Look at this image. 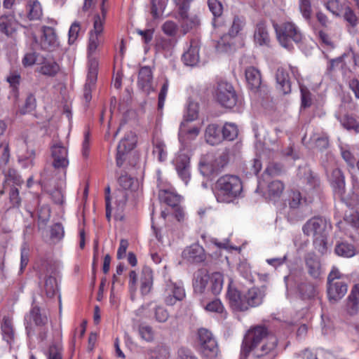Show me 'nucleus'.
I'll use <instances>...</instances> for the list:
<instances>
[{
    "mask_svg": "<svg viewBox=\"0 0 359 359\" xmlns=\"http://www.w3.org/2000/svg\"><path fill=\"white\" fill-rule=\"evenodd\" d=\"M268 334L265 326L257 325L250 329L243 339L240 359H247L250 352L260 358L273 350L277 340L274 337H268Z\"/></svg>",
    "mask_w": 359,
    "mask_h": 359,
    "instance_id": "nucleus-1",
    "label": "nucleus"
},
{
    "mask_svg": "<svg viewBox=\"0 0 359 359\" xmlns=\"http://www.w3.org/2000/svg\"><path fill=\"white\" fill-rule=\"evenodd\" d=\"M331 229L330 222L319 216L311 218L302 226L303 233L307 236H313V246L322 255L327 251V237Z\"/></svg>",
    "mask_w": 359,
    "mask_h": 359,
    "instance_id": "nucleus-2",
    "label": "nucleus"
},
{
    "mask_svg": "<svg viewBox=\"0 0 359 359\" xmlns=\"http://www.w3.org/2000/svg\"><path fill=\"white\" fill-rule=\"evenodd\" d=\"M243 190L240 177L235 175H224L217 179L215 184V195L220 203H231L238 198Z\"/></svg>",
    "mask_w": 359,
    "mask_h": 359,
    "instance_id": "nucleus-3",
    "label": "nucleus"
},
{
    "mask_svg": "<svg viewBox=\"0 0 359 359\" xmlns=\"http://www.w3.org/2000/svg\"><path fill=\"white\" fill-rule=\"evenodd\" d=\"M276 38L281 46L292 50L294 45L299 44L303 39L300 29L292 22H283L280 25L273 23Z\"/></svg>",
    "mask_w": 359,
    "mask_h": 359,
    "instance_id": "nucleus-4",
    "label": "nucleus"
},
{
    "mask_svg": "<svg viewBox=\"0 0 359 359\" xmlns=\"http://www.w3.org/2000/svg\"><path fill=\"white\" fill-rule=\"evenodd\" d=\"M26 331L28 337H32L38 332L41 340H44L47 337L48 318L46 314L42 313L39 307L34 306L30 310L29 314L25 317Z\"/></svg>",
    "mask_w": 359,
    "mask_h": 359,
    "instance_id": "nucleus-5",
    "label": "nucleus"
},
{
    "mask_svg": "<svg viewBox=\"0 0 359 359\" xmlns=\"http://www.w3.org/2000/svg\"><path fill=\"white\" fill-rule=\"evenodd\" d=\"M59 271L57 265L53 262H46L42 266L39 273V278L43 280V287L46 296L51 298L58 291L57 278Z\"/></svg>",
    "mask_w": 359,
    "mask_h": 359,
    "instance_id": "nucleus-6",
    "label": "nucleus"
},
{
    "mask_svg": "<svg viewBox=\"0 0 359 359\" xmlns=\"http://www.w3.org/2000/svg\"><path fill=\"white\" fill-rule=\"evenodd\" d=\"M344 275L333 267L327 276V295L333 303L341 299L347 292V284L342 280Z\"/></svg>",
    "mask_w": 359,
    "mask_h": 359,
    "instance_id": "nucleus-7",
    "label": "nucleus"
},
{
    "mask_svg": "<svg viewBox=\"0 0 359 359\" xmlns=\"http://www.w3.org/2000/svg\"><path fill=\"white\" fill-rule=\"evenodd\" d=\"M217 101L223 107L233 108L237 102L238 96L233 86L226 81H219L215 90Z\"/></svg>",
    "mask_w": 359,
    "mask_h": 359,
    "instance_id": "nucleus-8",
    "label": "nucleus"
},
{
    "mask_svg": "<svg viewBox=\"0 0 359 359\" xmlns=\"http://www.w3.org/2000/svg\"><path fill=\"white\" fill-rule=\"evenodd\" d=\"M198 337L203 354L208 358L216 357L219 348L212 333L207 329L201 328L198 331Z\"/></svg>",
    "mask_w": 359,
    "mask_h": 359,
    "instance_id": "nucleus-9",
    "label": "nucleus"
},
{
    "mask_svg": "<svg viewBox=\"0 0 359 359\" xmlns=\"http://www.w3.org/2000/svg\"><path fill=\"white\" fill-rule=\"evenodd\" d=\"M135 137L130 132L120 141L116 148V163L121 168L127 159L128 153L135 147Z\"/></svg>",
    "mask_w": 359,
    "mask_h": 359,
    "instance_id": "nucleus-10",
    "label": "nucleus"
},
{
    "mask_svg": "<svg viewBox=\"0 0 359 359\" xmlns=\"http://www.w3.org/2000/svg\"><path fill=\"white\" fill-rule=\"evenodd\" d=\"M227 297L230 307L234 311L245 312L248 311L247 299L245 293H241L237 288L229 285Z\"/></svg>",
    "mask_w": 359,
    "mask_h": 359,
    "instance_id": "nucleus-11",
    "label": "nucleus"
},
{
    "mask_svg": "<svg viewBox=\"0 0 359 359\" xmlns=\"http://www.w3.org/2000/svg\"><path fill=\"white\" fill-rule=\"evenodd\" d=\"M305 270L315 280L320 278L323 268L320 259L314 252H308L304 257Z\"/></svg>",
    "mask_w": 359,
    "mask_h": 359,
    "instance_id": "nucleus-12",
    "label": "nucleus"
},
{
    "mask_svg": "<svg viewBox=\"0 0 359 359\" xmlns=\"http://www.w3.org/2000/svg\"><path fill=\"white\" fill-rule=\"evenodd\" d=\"M51 157L52 165L56 169H65L69 165L67 149L60 142H57L51 147Z\"/></svg>",
    "mask_w": 359,
    "mask_h": 359,
    "instance_id": "nucleus-13",
    "label": "nucleus"
},
{
    "mask_svg": "<svg viewBox=\"0 0 359 359\" xmlns=\"http://www.w3.org/2000/svg\"><path fill=\"white\" fill-rule=\"evenodd\" d=\"M185 296V290L182 284L171 282L166 286L164 302L168 306H173L177 302L182 301Z\"/></svg>",
    "mask_w": 359,
    "mask_h": 359,
    "instance_id": "nucleus-14",
    "label": "nucleus"
},
{
    "mask_svg": "<svg viewBox=\"0 0 359 359\" xmlns=\"http://www.w3.org/2000/svg\"><path fill=\"white\" fill-rule=\"evenodd\" d=\"M42 34L40 38L39 46L41 49L48 51L55 50L59 46V42L53 28L43 26L41 27Z\"/></svg>",
    "mask_w": 359,
    "mask_h": 359,
    "instance_id": "nucleus-15",
    "label": "nucleus"
},
{
    "mask_svg": "<svg viewBox=\"0 0 359 359\" xmlns=\"http://www.w3.org/2000/svg\"><path fill=\"white\" fill-rule=\"evenodd\" d=\"M98 70V61L96 58H91L88 63V72L87 82L84 86L83 97L86 102H89L91 100L92 88L97 81Z\"/></svg>",
    "mask_w": 359,
    "mask_h": 359,
    "instance_id": "nucleus-16",
    "label": "nucleus"
},
{
    "mask_svg": "<svg viewBox=\"0 0 359 359\" xmlns=\"http://www.w3.org/2000/svg\"><path fill=\"white\" fill-rule=\"evenodd\" d=\"M137 86L147 94L155 90L153 85V72L150 67H142L138 73Z\"/></svg>",
    "mask_w": 359,
    "mask_h": 359,
    "instance_id": "nucleus-17",
    "label": "nucleus"
},
{
    "mask_svg": "<svg viewBox=\"0 0 359 359\" xmlns=\"http://www.w3.org/2000/svg\"><path fill=\"white\" fill-rule=\"evenodd\" d=\"M266 287H252L250 288L245 294L247 299V304L248 310L250 308H255L261 305L266 296Z\"/></svg>",
    "mask_w": 359,
    "mask_h": 359,
    "instance_id": "nucleus-18",
    "label": "nucleus"
},
{
    "mask_svg": "<svg viewBox=\"0 0 359 359\" xmlns=\"http://www.w3.org/2000/svg\"><path fill=\"white\" fill-rule=\"evenodd\" d=\"M182 257L193 263H201L206 258L203 248L197 243L192 244L184 249Z\"/></svg>",
    "mask_w": 359,
    "mask_h": 359,
    "instance_id": "nucleus-19",
    "label": "nucleus"
},
{
    "mask_svg": "<svg viewBox=\"0 0 359 359\" xmlns=\"http://www.w3.org/2000/svg\"><path fill=\"white\" fill-rule=\"evenodd\" d=\"M38 65V72L47 76H54L60 70L59 65L51 57H42Z\"/></svg>",
    "mask_w": 359,
    "mask_h": 359,
    "instance_id": "nucleus-20",
    "label": "nucleus"
},
{
    "mask_svg": "<svg viewBox=\"0 0 359 359\" xmlns=\"http://www.w3.org/2000/svg\"><path fill=\"white\" fill-rule=\"evenodd\" d=\"M18 22L12 13L4 14L0 16V31L7 36H12L16 32Z\"/></svg>",
    "mask_w": 359,
    "mask_h": 359,
    "instance_id": "nucleus-21",
    "label": "nucleus"
},
{
    "mask_svg": "<svg viewBox=\"0 0 359 359\" xmlns=\"http://www.w3.org/2000/svg\"><path fill=\"white\" fill-rule=\"evenodd\" d=\"M182 60L187 66H195L199 62V45L196 40L190 41L189 49L182 55Z\"/></svg>",
    "mask_w": 359,
    "mask_h": 359,
    "instance_id": "nucleus-22",
    "label": "nucleus"
},
{
    "mask_svg": "<svg viewBox=\"0 0 359 359\" xmlns=\"http://www.w3.org/2000/svg\"><path fill=\"white\" fill-rule=\"evenodd\" d=\"M277 88L283 95L291 92V82L287 71L283 67L278 68L276 73Z\"/></svg>",
    "mask_w": 359,
    "mask_h": 359,
    "instance_id": "nucleus-23",
    "label": "nucleus"
},
{
    "mask_svg": "<svg viewBox=\"0 0 359 359\" xmlns=\"http://www.w3.org/2000/svg\"><path fill=\"white\" fill-rule=\"evenodd\" d=\"M205 142L210 145H217L223 141L222 129L217 124L208 125L205 130Z\"/></svg>",
    "mask_w": 359,
    "mask_h": 359,
    "instance_id": "nucleus-24",
    "label": "nucleus"
},
{
    "mask_svg": "<svg viewBox=\"0 0 359 359\" xmlns=\"http://www.w3.org/2000/svg\"><path fill=\"white\" fill-rule=\"evenodd\" d=\"M189 163V158L186 154H180L176 158V170L185 184L190 178Z\"/></svg>",
    "mask_w": 359,
    "mask_h": 359,
    "instance_id": "nucleus-25",
    "label": "nucleus"
},
{
    "mask_svg": "<svg viewBox=\"0 0 359 359\" xmlns=\"http://www.w3.org/2000/svg\"><path fill=\"white\" fill-rule=\"evenodd\" d=\"M212 160V153H208L203 155L200 159L198 163L199 170L204 177H210L217 174Z\"/></svg>",
    "mask_w": 359,
    "mask_h": 359,
    "instance_id": "nucleus-26",
    "label": "nucleus"
},
{
    "mask_svg": "<svg viewBox=\"0 0 359 359\" xmlns=\"http://www.w3.org/2000/svg\"><path fill=\"white\" fill-rule=\"evenodd\" d=\"M254 39L255 43L259 46H268L269 45L270 36L266 23L264 21H260L257 24L254 33Z\"/></svg>",
    "mask_w": 359,
    "mask_h": 359,
    "instance_id": "nucleus-27",
    "label": "nucleus"
},
{
    "mask_svg": "<svg viewBox=\"0 0 359 359\" xmlns=\"http://www.w3.org/2000/svg\"><path fill=\"white\" fill-rule=\"evenodd\" d=\"M153 286V272L149 267L142 269L140 277V291L142 295L148 294Z\"/></svg>",
    "mask_w": 359,
    "mask_h": 359,
    "instance_id": "nucleus-28",
    "label": "nucleus"
},
{
    "mask_svg": "<svg viewBox=\"0 0 359 359\" xmlns=\"http://www.w3.org/2000/svg\"><path fill=\"white\" fill-rule=\"evenodd\" d=\"M303 183H306L309 189H314L319 184V179L308 167H300L297 173Z\"/></svg>",
    "mask_w": 359,
    "mask_h": 359,
    "instance_id": "nucleus-29",
    "label": "nucleus"
},
{
    "mask_svg": "<svg viewBox=\"0 0 359 359\" xmlns=\"http://www.w3.org/2000/svg\"><path fill=\"white\" fill-rule=\"evenodd\" d=\"M331 183L335 191L340 195L345 192V177L342 171L339 168H334L330 177Z\"/></svg>",
    "mask_w": 359,
    "mask_h": 359,
    "instance_id": "nucleus-30",
    "label": "nucleus"
},
{
    "mask_svg": "<svg viewBox=\"0 0 359 359\" xmlns=\"http://www.w3.org/2000/svg\"><path fill=\"white\" fill-rule=\"evenodd\" d=\"M245 79L249 88L252 90H257L262 83L259 72L253 67H250L245 70Z\"/></svg>",
    "mask_w": 359,
    "mask_h": 359,
    "instance_id": "nucleus-31",
    "label": "nucleus"
},
{
    "mask_svg": "<svg viewBox=\"0 0 359 359\" xmlns=\"http://www.w3.org/2000/svg\"><path fill=\"white\" fill-rule=\"evenodd\" d=\"M179 20L183 34H186L191 30L197 29L201 25V20L196 15L189 16L187 14L185 17H180Z\"/></svg>",
    "mask_w": 359,
    "mask_h": 359,
    "instance_id": "nucleus-32",
    "label": "nucleus"
},
{
    "mask_svg": "<svg viewBox=\"0 0 359 359\" xmlns=\"http://www.w3.org/2000/svg\"><path fill=\"white\" fill-rule=\"evenodd\" d=\"M359 304V285H355L352 288L347 299V311L351 315L357 313Z\"/></svg>",
    "mask_w": 359,
    "mask_h": 359,
    "instance_id": "nucleus-33",
    "label": "nucleus"
},
{
    "mask_svg": "<svg viewBox=\"0 0 359 359\" xmlns=\"http://www.w3.org/2000/svg\"><path fill=\"white\" fill-rule=\"evenodd\" d=\"M210 276L202 271H198L193 281V287L196 293L202 294L208 284Z\"/></svg>",
    "mask_w": 359,
    "mask_h": 359,
    "instance_id": "nucleus-34",
    "label": "nucleus"
},
{
    "mask_svg": "<svg viewBox=\"0 0 359 359\" xmlns=\"http://www.w3.org/2000/svg\"><path fill=\"white\" fill-rule=\"evenodd\" d=\"M158 198L169 206L175 207L180 201V196L173 192L167 190H160Z\"/></svg>",
    "mask_w": 359,
    "mask_h": 359,
    "instance_id": "nucleus-35",
    "label": "nucleus"
},
{
    "mask_svg": "<svg viewBox=\"0 0 359 359\" xmlns=\"http://www.w3.org/2000/svg\"><path fill=\"white\" fill-rule=\"evenodd\" d=\"M298 290L303 299L313 298L317 294L316 287L310 282H302L299 283Z\"/></svg>",
    "mask_w": 359,
    "mask_h": 359,
    "instance_id": "nucleus-36",
    "label": "nucleus"
},
{
    "mask_svg": "<svg viewBox=\"0 0 359 359\" xmlns=\"http://www.w3.org/2000/svg\"><path fill=\"white\" fill-rule=\"evenodd\" d=\"M210 290L213 294H219L223 287V275L219 272H215L210 276Z\"/></svg>",
    "mask_w": 359,
    "mask_h": 359,
    "instance_id": "nucleus-37",
    "label": "nucleus"
},
{
    "mask_svg": "<svg viewBox=\"0 0 359 359\" xmlns=\"http://www.w3.org/2000/svg\"><path fill=\"white\" fill-rule=\"evenodd\" d=\"M311 140L314 144L315 147L320 151H323L327 149L330 145L329 137L325 133H314L311 137Z\"/></svg>",
    "mask_w": 359,
    "mask_h": 359,
    "instance_id": "nucleus-38",
    "label": "nucleus"
},
{
    "mask_svg": "<svg viewBox=\"0 0 359 359\" xmlns=\"http://www.w3.org/2000/svg\"><path fill=\"white\" fill-rule=\"evenodd\" d=\"M1 331L4 339L11 344L14 339V330L11 320L8 317L4 318L1 325Z\"/></svg>",
    "mask_w": 359,
    "mask_h": 359,
    "instance_id": "nucleus-39",
    "label": "nucleus"
},
{
    "mask_svg": "<svg viewBox=\"0 0 359 359\" xmlns=\"http://www.w3.org/2000/svg\"><path fill=\"white\" fill-rule=\"evenodd\" d=\"M245 25V19L243 16L236 15L233 17L231 26L228 34L230 37L234 38L238 36Z\"/></svg>",
    "mask_w": 359,
    "mask_h": 359,
    "instance_id": "nucleus-40",
    "label": "nucleus"
},
{
    "mask_svg": "<svg viewBox=\"0 0 359 359\" xmlns=\"http://www.w3.org/2000/svg\"><path fill=\"white\" fill-rule=\"evenodd\" d=\"M212 161L217 173L219 172L229 161V150L225 149L217 157H215L212 154Z\"/></svg>",
    "mask_w": 359,
    "mask_h": 359,
    "instance_id": "nucleus-41",
    "label": "nucleus"
},
{
    "mask_svg": "<svg viewBox=\"0 0 359 359\" xmlns=\"http://www.w3.org/2000/svg\"><path fill=\"white\" fill-rule=\"evenodd\" d=\"M27 11V17L30 20H39L43 14L41 6L38 1L29 2Z\"/></svg>",
    "mask_w": 359,
    "mask_h": 359,
    "instance_id": "nucleus-42",
    "label": "nucleus"
},
{
    "mask_svg": "<svg viewBox=\"0 0 359 359\" xmlns=\"http://www.w3.org/2000/svg\"><path fill=\"white\" fill-rule=\"evenodd\" d=\"M152 153L154 155L157 156V158L160 162L164 161L167 157L165 143L159 139L154 140L153 141Z\"/></svg>",
    "mask_w": 359,
    "mask_h": 359,
    "instance_id": "nucleus-43",
    "label": "nucleus"
},
{
    "mask_svg": "<svg viewBox=\"0 0 359 359\" xmlns=\"http://www.w3.org/2000/svg\"><path fill=\"white\" fill-rule=\"evenodd\" d=\"M334 250L337 255L344 257H351L355 254L354 247L345 242L337 244Z\"/></svg>",
    "mask_w": 359,
    "mask_h": 359,
    "instance_id": "nucleus-44",
    "label": "nucleus"
},
{
    "mask_svg": "<svg viewBox=\"0 0 359 359\" xmlns=\"http://www.w3.org/2000/svg\"><path fill=\"white\" fill-rule=\"evenodd\" d=\"M222 134L223 140H233L238 136L237 126L233 123H226L222 129Z\"/></svg>",
    "mask_w": 359,
    "mask_h": 359,
    "instance_id": "nucleus-45",
    "label": "nucleus"
},
{
    "mask_svg": "<svg viewBox=\"0 0 359 359\" xmlns=\"http://www.w3.org/2000/svg\"><path fill=\"white\" fill-rule=\"evenodd\" d=\"M151 356L149 359H167L170 353L168 347L164 345H158L154 349L149 350Z\"/></svg>",
    "mask_w": 359,
    "mask_h": 359,
    "instance_id": "nucleus-46",
    "label": "nucleus"
},
{
    "mask_svg": "<svg viewBox=\"0 0 359 359\" xmlns=\"http://www.w3.org/2000/svg\"><path fill=\"white\" fill-rule=\"evenodd\" d=\"M168 0H151V15L158 18L163 13Z\"/></svg>",
    "mask_w": 359,
    "mask_h": 359,
    "instance_id": "nucleus-47",
    "label": "nucleus"
},
{
    "mask_svg": "<svg viewBox=\"0 0 359 359\" xmlns=\"http://www.w3.org/2000/svg\"><path fill=\"white\" fill-rule=\"evenodd\" d=\"M284 185L282 182L275 180L271 182L268 185V194L270 197H279L283 193Z\"/></svg>",
    "mask_w": 359,
    "mask_h": 359,
    "instance_id": "nucleus-48",
    "label": "nucleus"
},
{
    "mask_svg": "<svg viewBox=\"0 0 359 359\" xmlns=\"http://www.w3.org/2000/svg\"><path fill=\"white\" fill-rule=\"evenodd\" d=\"M341 123L346 129L359 133V123L354 118L346 116L341 119Z\"/></svg>",
    "mask_w": 359,
    "mask_h": 359,
    "instance_id": "nucleus-49",
    "label": "nucleus"
},
{
    "mask_svg": "<svg viewBox=\"0 0 359 359\" xmlns=\"http://www.w3.org/2000/svg\"><path fill=\"white\" fill-rule=\"evenodd\" d=\"M35 151L31 150L27 152V156H20L18 157V163L24 168H29L34 166V159Z\"/></svg>",
    "mask_w": 359,
    "mask_h": 359,
    "instance_id": "nucleus-50",
    "label": "nucleus"
},
{
    "mask_svg": "<svg viewBox=\"0 0 359 359\" xmlns=\"http://www.w3.org/2000/svg\"><path fill=\"white\" fill-rule=\"evenodd\" d=\"M62 345L59 343H53L48 348V359H62Z\"/></svg>",
    "mask_w": 359,
    "mask_h": 359,
    "instance_id": "nucleus-51",
    "label": "nucleus"
},
{
    "mask_svg": "<svg viewBox=\"0 0 359 359\" xmlns=\"http://www.w3.org/2000/svg\"><path fill=\"white\" fill-rule=\"evenodd\" d=\"M139 333L141 337L149 342L153 341L154 339V333L153 329L149 325H142L139 327Z\"/></svg>",
    "mask_w": 359,
    "mask_h": 359,
    "instance_id": "nucleus-52",
    "label": "nucleus"
},
{
    "mask_svg": "<svg viewBox=\"0 0 359 359\" xmlns=\"http://www.w3.org/2000/svg\"><path fill=\"white\" fill-rule=\"evenodd\" d=\"M191 1L192 0H175L180 17H185L188 14Z\"/></svg>",
    "mask_w": 359,
    "mask_h": 359,
    "instance_id": "nucleus-53",
    "label": "nucleus"
},
{
    "mask_svg": "<svg viewBox=\"0 0 359 359\" xmlns=\"http://www.w3.org/2000/svg\"><path fill=\"white\" fill-rule=\"evenodd\" d=\"M98 36L94 35L93 32H90L89 43H88V62L91 58H95L93 57V53L95 52L99 45Z\"/></svg>",
    "mask_w": 359,
    "mask_h": 359,
    "instance_id": "nucleus-54",
    "label": "nucleus"
},
{
    "mask_svg": "<svg viewBox=\"0 0 359 359\" xmlns=\"http://www.w3.org/2000/svg\"><path fill=\"white\" fill-rule=\"evenodd\" d=\"M208 6L215 17H219L222 14L223 6L218 0H208Z\"/></svg>",
    "mask_w": 359,
    "mask_h": 359,
    "instance_id": "nucleus-55",
    "label": "nucleus"
},
{
    "mask_svg": "<svg viewBox=\"0 0 359 359\" xmlns=\"http://www.w3.org/2000/svg\"><path fill=\"white\" fill-rule=\"evenodd\" d=\"M9 200L12 207H18L21 203V198L19 195V190L15 186L9 189Z\"/></svg>",
    "mask_w": 359,
    "mask_h": 359,
    "instance_id": "nucleus-56",
    "label": "nucleus"
},
{
    "mask_svg": "<svg viewBox=\"0 0 359 359\" xmlns=\"http://www.w3.org/2000/svg\"><path fill=\"white\" fill-rule=\"evenodd\" d=\"M284 171L283 165L278 163H270L266 169V172L270 176H278Z\"/></svg>",
    "mask_w": 359,
    "mask_h": 359,
    "instance_id": "nucleus-57",
    "label": "nucleus"
},
{
    "mask_svg": "<svg viewBox=\"0 0 359 359\" xmlns=\"http://www.w3.org/2000/svg\"><path fill=\"white\" fill-rule=\"evenodd\" d=\"M154 318L158 323H165L169 318V313L163 306H158L154 309Z\"/></svg>",
    "mask_w": 359,
    "mask_h": 359,
    "instance_id": "nucleus-58",
    "label": "nucleus"
},
{
    "mask_svg": "<svg viewBox=\"0 0 359 359\" xmlns=\"http://www.w3.org/2000/svg\"><path fill=\"white\" fill-rule=\"evenodd\" d=\"M205 309L210 312L221 313L223 312L224 308L221 301L218 299H215L207 304Z\"/></svg>",
    "mask_w": 359,
    "mask_h": 359,
    "instance_id": "nucleus-59",
    "label": "nucleus"
},
{
    "mask_svg": "<svg viewBox=\"0 0 359 359\" xmlns=\"http://www.w3.org/2000/svg\"><path fill=\"white\" fill-rule=\"evenodd\" d=\"M162 30L165 34L174 36L177 31V25L175 22L168 20L163 24Z\"/></svg>",
    "mask_w": 359,
    "mask_h": 359,
    "instance_id": "nucleus-60",
    "label": "nucleus"
},
{
    "mask_svg": "<svg viewBox=\"0 0 359 359\" xmlns=\"http://www.w3.org/2000/svg\"><path fill=\"white\" fill-rule=\"evenodd\" d=\"M64 229L61 224L56 223L50 229V237L52 239L60 241L64 236Z\"/></svg>",
    "mask_w": 359,
    "mask_h": 359,
    "instance_id": "nucleus-61",
    "label": "nucleus"
},
{
    "mask_svg": "<svg viewBox=\"0 0 359 359\" xmlns=\"http://www.w3.org/2000/svg\"><path fill=\"white\" fill-rule=\"evenodd\" d=\"M6 182H13L17 186H20L23 183L21 177L15 170H9L6 175Z\"/></svg>",
    "mask_w": 359,
    "mask_h": 359,
    "instance_id": "nucleus-62",
    "label": "nucleus"
},
{
    "mask_svg": "<svg viewBox=\"0 0 359 359\" xmlns=\"http://www.w3.org/2000/svg\"><path fill=\"white\" fill-rule=\"evenodd\" d=\"M299 10L304 18L309 19L312 11L310 1L300 0Z\"/></svg>",
    "mask_w": 359,
    "mask_h": 359,
    "instance_id": "nucleus-63",
    "label": "nucleus"
},
{
    "mask_svg": "<svg viewBox=\"0 0 359 359\" xmlns=\"http://www.w3.org/2000/svg\"><path fill=\"white\" fill-rule=\"evenodd\" d=\"M344 220L355 228H359V212L351 211L346 214Z\"/></svg>",
    "mask_w": 359,
    "mask_h": 359,
    "instance_id": "nucleus-64",
    "label": "nucleus"
}]
</instances>
